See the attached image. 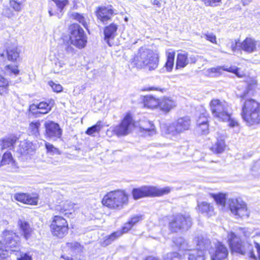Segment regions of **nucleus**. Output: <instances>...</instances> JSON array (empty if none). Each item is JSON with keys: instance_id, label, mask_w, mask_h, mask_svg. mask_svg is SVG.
<instances>
[{"instance_id": "e2e57ef3", "label": "nucleus", "mask_w": 260, "mask_h": 260, "mask_svg": "<svg viewBox=\"0 0 260 260\" xmlns=\"http://www.w3.org/2000/svg\"><path fill=\"white\" fill-rule=\"evenodd\" d=\"M188 58V61H190V63H195L197 60V57L194 55H190Z\"/></svg>"}, {"instance_id": "39448f33", "label": "nucleus", "mask_w": 260, "mask_h": 260, "mask_svg": "<svg viewBox=\"0 0 260 260\" xmlns=\"http://www.w3.org/2000/svg\"><path fill=\"white\" fill-rule=\"evenodd\" d=\"M190 125V118L186 116L179 118L171 123L162 124L161 129L166 134L176 136L188 131Z\"/></svg>"}, {"instance_id": "4d7b16f0", "label": "nucleus", "mask_w": 260, "mask_h": 260, "mask_svg": "<svg viewBox=\"0 0 260 260\" xmlns=\"http://www.w3.org/2000/svg\"><path fill=\"white\" fill-rule=\"evenodd\" d=\"M206 40L210 41L212 43H216V38L213 34H205L203 37Z\"/></svg>"}, {"instance_id": "2f4dec72", "label": "nucleus", "mask_w": 260, "mask_h": 260, "mask_svg": "<svg viewBox=\"0 0 260 260\" xmlns=\"http://www.w3.org/2000/svg\"><path fill=\"white\" fill-rule=\"evenodd\" d=\"M16 141V138L15 137L6 138L0 141V145L3 149L7 148L12 149L14 148V145Z\"/></svg>"}, {"instance_id": "6e6552de", "label": "nucleus", "mask_w": 260, "mask_h": 260, "mask_svg": "<svg viewBox=\"0 0 260 260\" xmlns=\"http://www.w3.org/2000/svg\"><path fill=\"white\" fill-rule=\"evenodd\" d=\"M171 191L169 187L158 188L153 186H142L139 188H134L132 194L135 200L148 196H161L169 193Z\"/></svg>"}, {"instance_id": "b1692460", "label": "nucleus", "mask_w": 260, "mask_h": 260, "mask_svg": "<svg viewBox=\"0 0 260 260\" xmlns=\"http://www.w3.org/2000/svg\"><path fill=\"white\" fill-rule=\"evenodd\" d=\"M198 210L199 212L208 216H211L213 214V206L206 202L199 203L198 204Z\"/></svg>"}, {"instance_id": "ddd939ff", "label": "nucleus", "mask_w": 260, "mask_h": 260, "mask_svg": "<svg viewBox=\"0 0 260 260\" xmlns=\"http://www.w3.org/2000/svg\"><path fill=\"white\" fill-rule=\"evenodd\" d=\"M230 208L232 213L236 216L240 217L249 216L246 204L240 199L230 200Z\"/></svg>"}, {"instance_id": "c756f323", "label": "nucleus", "mask_w": 260, "mask_h": 260, "mask_svg": "<svg viewBox=\"0 0 260 260\" xmlns=\"http://www.w3.org/2000/svg\"><path fill=\"white\" fill-rule=\"evenodd\" d=\"M31 145L30 142L23 141L20 142L16 151L21 155H26L31 149Z\"/></svg>"}, {"instance_id": "ea45409f", "label": "nucleus", "mask_w": 260, "mask_h": 260, "mask_svg": "<svg viewBox=\"0 0 260 260\" xmlns=\"http://www.w3.org/2000/svg\"><path fill=\"white\" fill-rule=\"evenodd\" d=\"M25 0H10V7L16 12L22 10Z\"/></svg>"}, {"instance_id": "bf43d9fd", "label": "nucleus", "mask_w": 260, "mask_h": 260, "mask_svg": "<svg viewBox=\"0 0 260 260\" xmlns=\"http://www.w3.org/2000/svg\"><path fill=\"white\" fill-rule=\"evenodd\" d=\"M221 0H203L205 4L207 6H215L219 3Z\"/></svg>"}, {"instance_id": "a19ab883", "label": "nucleus", "mask_w": 260, "mask_h": 260, "mask_svg": "<svg viewBox=\"0 0 260 260\" xmlns=\"http://www.w3.org/2000/svg\"><path fill=\"white\" fill-rule=\"evenodd\" d=\"M67 63V59L62 57V59L60 58H57V60L55 62L54 67V72L55 73H59L63 70L64 66Z\"/></svg>"}, {"instance_id": "7c9ffc66", "label": "nucleus", "mask_w": 260, "mask_h": 260, "mask_svg": "<svg viewBox=\"0 0 260 260\" xmlns=\"http://www.w3.org/2000/svg\"><path fill=\"white\" fill-rule=\"evenodd\" d=\"M225 147V142L222 139H217L216 142L211 148V150L216 153H222Z\"/></svg>"}, {"instance_id": "69168bd1", "label": "nucleus", "mask_w": 260, "mask_h": 260, "mask_svg": "<svg viewBox=\"0 0 260 260\" xmlns=\"http://www.w3.org/2000/svg\"><path fill=\"white\" fill-rule=\"evenodd\" d=\"M249 92V90L247 89L245 91H244L243 93H242L239 95V97L242 99H244V98H245L247 96V95L248 94Z\"/></svg>"}, {"instance_id": "052dcab7", "label": "nucleus", "mask_w": 260, "mask_h": 260, "mask_svg": "<svg viewBox=\"0 0 260 260\" xmlns=\"http://www.w3.org/2000/svg\"><path fill=\"white\" fill-rule=\"evenodd\" d=\"M18 260H31V258L30 256L27 255L26 253L22 254L20 257L17 258Z\"/></svg>"}, {"instance_id": "2eb2a0df", "label": "nucleus", "mask_w": 260, "mask_h": 260, "mask_svg": "<svg viewBox=\"0 0 260 260\" xmlns=\"http://www.w3.org/2000/svg\"><path fill=\"white\" fill-rule=\"evenodd\" d=\"M134 125L133 118L130 114H127L120 124L115 126L114 132L118 136L127 135Z\"/></svg>"}, {"instance_id": "1a4fd4ad", "label": "nucleus", "mask_w": 260, "mask_h": 260, "mask_svg": "<svg viewBox=\"0 0 260 260\" xmlns=\"http://www.w3.org/2000/svg\"><path fill=\"white\" fill-rule=\"evenodd\" d=\"M70 29L71 44L78 49L84 48L87 41L83 28L78 24H73L70 26Z\"/></svg>"}, {"instance_id": "412c9836", "label": "nucleus", "mask_w": 260, "mask_h": 260, "mask_svg": "<svg viewBox=\"0 0 260 260\" xmlns=\"http://www.w3.org/2000/svg\"><path fill=\"white\" fill-rule=\"evenodd\" d=\"M14 198L19 202L29 205H37L38 202V198L36 195H31L24 193L15 194Z\"/></svg>"}, {"instance_id": "7ed1b4c3", "label": "nucleus", "mask_w": 260, "mask_h": 260, "mask_svg": "<svg viewBox=\"0 0 260 260\" xmlns=\"http://www.w3.org/2000/svg\"><path fill=\"white\" fill-rule=\"evenodd\" d=\"M241 115L248 126L259 124L260 123V103L253 99L246 100L242 105Z\"/></svg>"}, {"instance_id": "0e129e2a", "label": "nucleus", "mask_w": 260, "mask_h": 260, "mask_svg": "<svg viewBox=\"0 0 260 260\" xmlns=\"http://www.w3.org/2000/svg\"><path fill=\"white\" fill-rule=\"evenodd\" d=\"M255 247L256 249L259 259H260V245L257 243H255Z\"/></svg>"}, {"instance_id": "6e6d98bb", "label": "nucleus", "mask_w": 260, "mask_h": 260, "mask_svg": "<svg viewBox=\"0 0 260 260\" xmlns=\"http://www.w3.org/2000/svg\"><path fill=\"white\" fill-rule=\"evenodd\" d=\"M238 43L236 40H229L226 46H229L233 52H235L237 50Z\"/></svg>"}, {"instance_id": "4be33fe9", "label": "nucleus", "mask_w": 260, "mask_h": 260, "mask_svg": "<svg viewBox=\"0 0 260 260\" xmlns=\"http://www.w3.org/2000/svg\"><path fill=\"white\" fill-rule=\"evenodd\" d=\"M240 48L247 53H252L256 50V42L251 38H246L241 44Z\"/></svg>"}, {"instance_id": "c85d7f7f", "label": "nucleus", "mask_w": 260, "mask_h": 260, "mask_svg": "<svg viewBox=\"0 0 260 260\" xmlns=\"http://www.w3.org/2000/svg\"><path fill=\"white\" fill-rule=\"evenodd\" d=\"M41 123L39 121L31 122L28 126V133L29 135L38 137L40 135Z\"/></svg>"}, {"instance_id": "603ef678", "label": "nucleus", "mask_w": 260, "mask_h": 260, "mask_svg": "<svg viewBox=\"0 0 260 260\" xmlns=\"http://www.w3.org/2000/svg\"><path fill=\"white\" fill-rule=\"evenodd\" d=\"M49 85L52 87L53 90L56 92H61L62 90V87L59 84H56L52 81L49 82Z\"/></svg>"}, {"instance_id": "09e8293b", "label": "nucleus", "mask_w": 260, "mask_h": 260, "mask_svg": "<svg viewBox=\"0 0 260 260\" xmlns=\"http://www.w3.org/2000/svg\"><path fill=\"white\" fill-rule=\"evenodd\" d=\"M164 260H181V257L177 252H170L165 256Z\"/></svg>"}, {"instance_id": "20e7f679", "label": "nucleus", "mask_w": 260, "mask_h": 260, "mask_svg": "<svg viewBox=\"0 0 260 260\" xmlns=\"http://www.w3.org/2000/svg\"><path fill=\"white\" fill-rule=\"evenodd\" d=\"M228 242L233 252L241 255L247 254L249 257L255 259L256 257L252 251V246L248 242L242 241L234 233L230 232L228 234Z\"/></svg>"}, {"instance_id": "bb28decb", "label": "nucleus", "mask_w": 260, "mask_h": 260, "mask_svg": "<svg viewBox=\"0 0 260 260\" xmlns=\"http://www.w3.org/2000/svg\"><path fill=\"white\" fill-rule=\"evenodd\" d=\"M144 104L145 107L153 109L159 106V102L158 99L151 95H146L144 98Z\"/></svg>"}, {"instance_id": "393cba45", "label": "nucleus", "mask_w": 260, "mask_h": 260, "mask_svg": "<svg viewBox=\"0 0 260 260\" xmlns=\"http://www.w3.org/2000/svg\"><path fill=\"white\" fill-rule=\"evenodd\" d=\"M18 225L22 232L24 237L26 240H27L30 237L32 231L31 228L30 227L29 224L25 220H19Z\"/></svg>"}, {"instance_id": "f257e3e1", "label": "nucleus", "mask_w": 260, "mask_h": 260, "mask_svg": "<svg viewBox=\"0 0 260 260\" xmlns=\"http://www.w3.org/2000/svg\"><path fill=\"white\" fill-rule=\"evenodd\" d=\"M210 109L213 117L218 120L228 122L231 127L238 125L236 119L232 118V110L230 105L224 100L212 99L209 104Z\"/></svg>"}, {"instance_id": "dca6fc26", "label": "nucleus", "mask_w": 260, "mask_h": 260, "mask_svg": "<svg viewBox=\"0 0 260 260\" xmlns=\"http://www.w3.org/2000/svg\"><path fill=\"white\" fill-rule=\"evenodd\" d=\"M211 260H222L226 258L229 251L225 246L218 242L215 245L214 249L209 250Z\"/></svg>"}, {"instance_id": "4c0bfd02", "label": "nucleus", "mask_w": 260, "mask_h": 260, "mask_svg": "<svg viewBox=\"0 0 260 260\" xmlns=\"http://www.w3.org/2000/svg\"><path fill=\"white\" fill-rule=\"evenodd\" d=\"M73 208V204L69 201H66L62 203V204L58 206L56 208V210H59L60 212L66 215L68 213L67 212V211H70Z\"/></svg>"}, {"instance_id": "f8f14e48", "label": "nucleus", "mask_w": 260, "mask_h": 260, "mask_svg": "<svg viewBox=\"0 0 260 260\" xmlns=\"http://www.w3.org/2000/svg\"><path fill=\"white\" fill-rule=\"evenodd\" d=\"M4 237V244L7 249H9V253L19 252V238L15 233L10 231H5L3 233Z\"/></svg>"}, {"instance_id": "a211bd4d", "label": "nucleus", "mask_w": 260, "mask_h": 260, "mask_svg": "<svg viewBox=\"0 0 260 260\" xmlns=\"http://www.w3.org/2000/svg\"><path fill=\"white\" fill-rule=\"evenodd\" d=\"M113 14L114 11L112 6L99 7L96 11V16L98 19L104 24L107 23L109 20L111 19Z\"/></svg>"}, {"instance_id": "423d86ee", "label": "nucleus", "mask_w": 260, "mask_h": 260, "mask_svg": "<svg viewBox=\"0 0 260 260\" xmlns=\"http://www.w3.org/2000/svg\"><path fill=\"white\" fill-rule=\"evenodd\" d=\"M102 203L109 208L120 209L127 204L128 196L122 190L111 191L104 197Z\"/></svg>"}, {"instance_id": "e433bc0d", "label": "nucleus", "mask_w": 260, "mask_h": 260, "mask_svg": "<svg viewBox=\"0 0 260 260\" xmlns=\"http://www.w3.org/2000/svg\"><path fill=\"white\" fill-rule=\"evenodd\" d=\"M167 60L165 67L168 71L170 72L172 71L174 66L175 53L174 52H167Z\"/></svg>"}, {"instance_id": "13d9d810", "label": "nucleus", "mask_w": 260, "mask_h": 260, "mask_svg": "<svg viewBox=\"0 0 260 260\" xmlns=\"http://www.w3.org/2000/svg\"><path fill=\"white\" fill-rule=\"evenodd\" d=\"M208 123L201 124L198 125L199 131H201V133L203 135H206L208 133Z\"/></svg>"}, {"instance_id": "c03bdc74", "label": "nucleus", "mask_w": 260, "mask_h": 260, "mask_svg": "<svg viewBox=\"0 0 260 260\" xmlns=\"http://www.w3.org/2000/svg\"><path fill=\"white\" fill-rule=\"evenodd\" d=\"M67 246L68 248H70L71 250L75 252H81L82 251V249L83 248V246H82L79 243L76 241L68 242L67 243Z\"/></svg>"}, {"instance_id": "79ce46f5", "label": "nucleus", "mask_w": 260, "mask_h": 260, "mask_svg": "<svg viewBox=\"0 0 260 260\" xmlns=\"http://www.w3.org/2000/svg\"><path fill=\"white\" fill-rule=\"evenodd\" d=\"M9 82L8 80L0 75V94L4 95L8 93Z\"/></svg>"}, {"instance_id": "c9c22d12", "label": "nucleus", "mask_w": 260, "mask_h": 260, "mask_svg": "<svg viewBox=\"0 0 260 260\" xmlns=\"http://www.w3.org/2000/svg\"><path fill=\"white\" fill-rule=\"evenodd\" d=\"M8 59L9 60H15L19 57V53L16 47H10L7 50Z\"/></svg>"}, {"instance_id": "a878e982", "label": "nucleus", "mask_w": 260, "mask_h": 260, "mask_svg": "<svg viewBox=\"0 0 260 260\" xmlns=\"http://www.w3.org/2000/svg\"><path fill=\"white\" fill-rule=\"evenodd\" d=\"M188 63V54L185 52L178 53L176 59V68H183Z\"/></svg>"}, {"instance_id": "5fc2aeb1", "label": "nucleus", "mask_w": 260, "mask_h": 260, "mask_svg": "<svg viewBox=\"0 0 260 260\" xmlns=\"http://www.w3.org/2000/svg\"><path fill=\"white\" fill-rule=\"evenodd\" d=\"M62 48L66 51L67 53L72 54L75 53V50L74 48L68 43L66 44L64 43L62 45Z\"/></svg>"}, {"instance_id": "37998d69", "label": "nucleus", "mask_w": 260, "mask_h": 260, "mask_svg": "<svg viewBox=\"0 0 260 260\" xmlns=\"http://www.w3.org/2000/svg\"><path fill=\"white\" fill-rule=\"evenodd\" d=\"M102 127V121H99L95 125L88 127L86 131V134L88 135H93L94 133H99Z\"/></svg>"}, {"instance_id": "9d476101", "label": "nucleus", "mask_w": 260, "mask_h": 260, "mask_svg": "<svg viewBox=\"0 0 260 260\" xmlns=\"http://www.w3.org/2000/svg\"><path fill=\"white\" fill-rule=\"evenodd\" d=\"M197 248L189 250L188 253V260H205V253L211 245L209 239L204 238L201 236L196 240Z\"/></svg>"}, {"instance_id": "473e14b6", "label": "nucleus", "mask_w": 260, "mask_h": 260, "mask_svg": "<svg viewBox=\"0 0 260 260\" xmlns=\"http://www.w3.org/2000/svg\"><path fill=\"white\" fill-rule=\"evenodd\" d=\"M4 74L6 76L15 77L19 73L18 67L14 64H9L5 67Z\"/></svg>"}, {"instance_id": "58836bf2", "label": "nucleus", "mask_w": 260, "mask_h": 260, "mask_svg": "<svg viewBox=\"0 0 260 260\" xmlns=\"http://www.w3.org/2000/svg\"><path fill=\"white\" fill-rule=\"evenodd\" d=\"M10 164L13 166L15 165V161L13 160L11 153L10 152H6L3 155L0 165L1 166H3Z\"/></svg>"}, {"instance_id": "f03ea898", "label": "nucleus", "mask_w": 260, "mask_h": 260, "mask_svg": "<svg viewBox=\"0 0 260 260\" xmlns=\"http://www.w3.org/2000/svg\"><path fill=\"white\" fill-rule=\"evenodd\" d=\"M159 56L152 50L141 47L131 59V63L138 69L155 70L158 65Z\"/></svg>"}, {"instance_id": "6ab92c4d", "label": "nucleus", "mask_w": 260, "mask_h": 260, "mask_svg": "<svg viewBox=\"0 0 260 260\" xmlns=\"http://www.w3.org/2000/svg\"><path fill=\"white\" fill-rule=\"evenodd\" d=\"M117 29L118 25L112 23L106 26L104 29V40L110 46L113 44L111 41L114 40L116 36Z\"/></svg>"}, {"instance_id": "aec40b11", "label": "nucleus", "mask_w": 260, "mask_h": 260, "mask_svg": "<svg viewBox=\"0 0 260 260\" xmlns=\"http://www.w3.org/2000/svg\"><path fill=\"white\" fill-rule=\"evenodd\" d=\"M132 227L133 226L131 222L128 221L124 224L121 230L117 231L116 232H115L109 235L108 237L105 240V244L106 245L110 244L112 242L121 237L123 234L128 232L132 228Z\"/></svg>"}, {"instance_id": "cd10ccee", "label": "nucleus", "mask_w": 260, "mask_h": 260, "mask_svg": "<svg viewBox=\"0 0 260 260\" xmlns=\"http://www.w3.org/2000/svg\"><path fill=\"white\" fill-rule=\"evenodd\" d=\"M140 128L146 132L148 133L149 136L155 133V128L154 124L150 121H144L141 123Z\"/></svg>"}, {"instance_id": "5701e85b", "label": "nucleus", "mask_w": 260, "mask_h": 260, "mask_svg": "<svg viewBox=\"0 0 260 260\" xmlns=\"http://www.w3.org/2000/svg\"><path fill=\"white\" fill-rule=\"evenodd\" d=\"M176 103L169 98H164L159 102V107L162 111L169 112L176 107Z\"/></svg>"}, {"instance_id": "4468645a", "label": "nucleus", "mask_w": 260, "mask_h": 260, "mask_svg": "<svg viewBox=\"0 0 260 260\" xmlns=\"http://www.w3.org/2000/svg\"><path fill=\"white\" fill-rule=\"evenodd\" d=\"M45 128V135L47 138L56 141L62 135V130L59 124L52 121H48L44 124Z\"/></svg>"}, {"instance_id": "338daca9", "label": "nucleus", "mask_w": 260, "mask_h": 260, "mask_svg": "<svg viewBox=\"0 0 260 260\" xmlns=\"http://www.w3.org/2000/svg\"><path fill=\"white\" fill-rule=\"evenodd\" d=\"M147 90H158V91H162L163 89L159 88V87H151L150 88H149V89H146Z\"/></svg>"}, {"instance_id": "f3484780", "label": "nucleus", "mask_w": 260, "mask_h": 260, "mask_svg": "<svg viewBox=\"0 0 260 260\" xmlns=\"http://www.w3.org/2000/svg\"><path fill=\"white\" fill-rule=\"evenodd\" d=\"M54 105V101L52 100L47 102H41L38 104H33L30 106V111L36 114H47L51 111Z\"/></svg>"}, {"instance_id": "0eeeda50", "label": "nucleus", "mask_w": 260, "mask_h": 260, "mask_svg": "<svg viewBox=\"0 0 260 260\" xmlns=\"http://www.w3.org/2000/svg\"><path fill=\"white\" fill-rule=\"evenodd\" d=\"M169 222V229L172 232H178L181 230H186L192 224V220L189 215L177 214L167 217Z\"/></svg>"}, {"instance_id": "3c124183", "label": "nucleus", "mask_w": 260, "mask_h": 260, "mask_svg": "<svg viewBox=\"0 0 260 260\" xmlns=\"http://www.w3.org/2000/svg\"><path fill=\"white\" fill-rule=\"evenodd\" d=\"M52 1L55 3L56 6L57 7V10L59 11L60 12H61L64 6L68 3V0H52Z\"/></svg>"}, {"instance_id": "72a5a7b5", "label": "nucleus", "mask_w": 260, "mask_h": 260, "mask_svg": "<svg viewBox=\"0 0 260 260\" xmlns=\"http://www.w3.org/2000/svg\"><path fill=\"white\" fill-rule=\"evenodd\" d=\"M71 17L87 29L88 19L87 17H85L83 15L76 12L72 13Z\"/></svg>"}, {"instance_id": "774afa93", "label": "nucleus", "mask_w": 260, "mask_h": 260, "mask_svg": "<svg viewBox=\"0 0 260 260\" xmlns=\"http://www.w3.org/2000/svg\"><path fill=\"white\" fill-rule=\"evenodd\" d=\"M152 4L154 5H156L158 6V7H160L161 6V4L159 2V0H154L152 2Z\"/></svg>"}, {"instance_id": "8fccbe9b", "label": "nucleus", "mask_w": 260, "mask_h": 260, "mask_svg": "<svg viewBox=\"0 0 260 260\" xmlns=\"http://www.w3.org/2000/svg\"><path fill=\"white\" fill-rule=\"evenodd\" d=\"M207 115L208 114L206 112L203 113L200 115L197 122L198 125H201V124L202 125L203 124L208 123Z\"/></svg>"}, {"instance_id": "680f3d73", "label": "nucleus", "mask_w": 260, "mask_h": 260, "mask_svg": "<svg viewBox=\"0 0 260 260\" xmlns=\"http://www.w3.org/2000/svg\"><path fill=\"white\" fill-rule=\"evenodd\" d=\"M4 15L8 18H11L14 16V13L9 9H7L4 12Z\"/></svg>"}, {"instance_id": "49530a36", "label": "nucleus", "mask_w": 260, "mask_h": 260, "mask_svg": "<svg viewBox=\"0 0 260 260\" xmlns=\"http://www.w3.org/2000/svg\"><path fill=\"white\" fill-rule=\"evenodd\" d=\"M45 147L47 149L48 153L51 155L60 154V152L58 148L55 147L52 144L46 142L45 143Z\"/></svg>"}, {"instance_id": "a18cd8bd", "label": "nucleus", "mask_w": 260, "mask_h": 260, "mask_svg": "<svg viewBox=\"0 0 260 260\" xmlns=\"http://www.w3.org/2000/svg\"><path fill=\"white\" fill-rule=\"evenodd\" d=\"M9 253V249H7L5 245L3 246L0 241V260H7Z\"/></svg>"}, {"instance_id": "864d4df0", "label": "nucleus", "mask_w": 260, "mask_h": 260, "mask_svg": "<svg viewBox=\"0 0 260 260\" xmlns=\"http://www.w3.org/2000/svg\"><path fill=\"white\" fill-rule=\"evenodd\" d=\"M143 219L142 215H136L133 216L128 221L131 222V224L133 226L136 223H137L139 221L142 220Z\"/></svg>"}, {"instance_id": "9b49d317", "label": "nucleus", "mask_w": 260, "mask_h": 260, "mask_svg": "<svg viewBox=\"0 0 260 260\" xmlns=\"http://www.w3.org/2000/svg\"><path fill=\"white\" fill-rule=\"evenodd\" d=\"M50 228L53 236L59 238H63L68 233L67 221L64 218L59 216H54Z\"/></svg>"}, {"instance_id": "f704fd0d", "label": "nucleus", "mask_w": 260, "mask_h": 260, "mask_svg": "<svg viewBox=\"0 0 260 260\" xmlns=\"http://www.w3.org/2000/svg\"><path fill=\"white\" fill-rule=\"evenodd\" d=\"M173 240L174 243L180 250H188L187 243L183 238L181 237H175Z\"/></svg>"}, {"instance_id": "de8ad7c7", "label": "nucleus", "mask_w": 260, "mask_h": 260, "mask_svg": "<svg viewBox=\"0 0 260 260\" xmlns=\"http://www.w3.org/2000/svg\"><path fill=\"white\" fill-rule=\"evenodd\" d=\"M214 199L216 203L222 207H224L225 204V194L220 193L214 196Z\"/></svg>"}]
</instances>
